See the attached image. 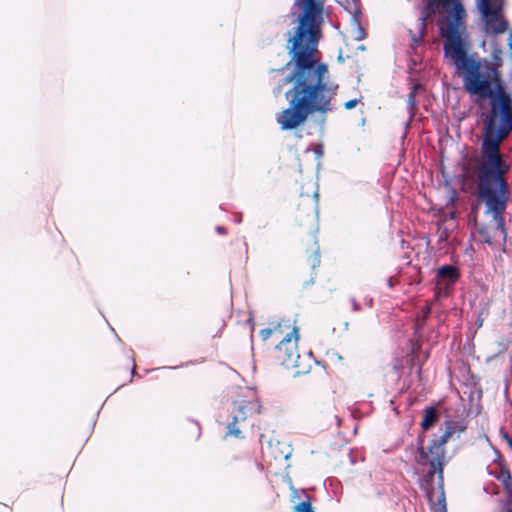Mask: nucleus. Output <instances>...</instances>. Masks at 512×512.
Here are the masks:
<instances>
[{
    "label": "nucleus",
    "instance_id": "17",
    "mask_svg": "<svg viewBox=\"0 0 512 512\" xmlns=\"http://www.w3.org/2000/svg\"><path fill=\"white\" fill-rule=\"evenodd\" d=\"M294 5H323V3L317 0H296Z\"/></svg>",
    "mask_w": 512,
    "mask_h": 512
},
{
    "label": "nucleus",
    "instance_id": "1",
    "mask_svg": "<svg viewBox=\"0 0 512 512\" xmlns=\"http://www.w3.org/2000/svg\"><path fill=\"white\" fill-rule=\"evenodd\" d=\"M464 10L461 4H455L454 12L447 17V25L440 26L439 33L444 38V57L448 59L457 70L464 71V88L471 95L482 99H489V106L498 125L503 122L510 126L512 131V96L493 69L494 84L489 77H481L479 63L467 55L461 39L465 29Z\"/></svg>",
    "mask_w": 512,
    "mask_h": 512
},
{
    "label": "nucleus",
    "instance_id": "10",
    "mask_svg": "<svg viewBox=\"0 0 512 512\" xmlns=\"http://www.w3.org/2000/svg\"><path fill=\"white\" fill-rule=\"evenodd\" d=\"M430 15H431V11H430V7L428 4L421 9V12H420V15L418 18V23H417L418 32L414 33V32H412V30H409L411 41L413 42V44L415 46H418V45L422 44V42H423V37H424L425 30H426V21L430 17Z\"/></svg>",
    "mask_w": 512,
    "mask_h": 512
},
{
    "label": "nucleus",
    "instance_id": "13",
    "mask_svg": "<svg viewBox=\"0 0 512 512\" xmlns=\"http://www.w3.org/2000/svg\"><path fill=\"white\" fill-rule=\"evenodd\" d=\"M438 413L436 408L427 407L424 410L423 420L421 422V427L423 430H428L437 420Z\"/></svg>",
    "mask_w": 512,
    "mask_h": 512
},
{
    "label": "nucleus",
    "instance_id": "3",
    "mask_svg": "<svg viewBox=\"0 0 512 512\" xmlns=\"http://www.w3.org/2000/svg\"><path fill=\"white\" fill-rule=\"evenodd\" d=\"M482 121L484 138L481 149L486 160L478 166V196L485 203L486 212L493 214L497 229L503 233V213L509 199L508 185L503 175L509 168L501 159L500 143L508 137L511 127L504 122L498 125L491 110L482 114Z\"/></svg>",
    "mask_w": 512,
    "mask_h": 512
},
{
    "label": "nucleus",
    "instance_id": "25",
    "mask_svg": "<svg viewBox=\"0 0 512 512\" xmlns=\"http://www.w3.org/2000/svg\"><path fill=\"white\" fill-rule=\"evenodd\" d=\"M364 300H365L366 305H368L369 307H372L373 299L371 297H365Z\"/></svg>",
    "mask_w": 512,
    "mask_h": 512
},
{
    "label": "nucleus",
    "instance_id": "2",
    "mask_svg": "<svg viewBox=\"0 0 512 512\" xmlns=\"http://www.w3.org/2000/svg\"><path fill=\"white\" fill-rule=\"evenodd\" d=\"M464 10L461 4H455L454 12L447 17V25L440 26L439 33L444 38V57L448 59L457 70L464 71V88L471 95L482 99H489V106L498 125L503 122L510 126L512 131V96L493 69L494 84L489 77H481L479 63L467 55L461 39L465 29Z\"/></svg>",
    "mask_w": 512,
    "mask_h": 512
},
{
    "label": "nucleus",
    "instance_id": "6",
    "mask_svg": "<svg viewBox=\"0 0 512 512\" xmlns=\"http://www.w3.org/2000/svg\"><path fill=\"white\" fill-rule=\"evenodd\" d=\"M298 340V328L294 326L293 329L287 333L275 347L276 359L281 365L288 369L300 367L298 363L300 358L297 347Z\"/></svg>",
    "mask_w": 512,
    "mask_h": 512
},
{
    "label": "nucleus",
    "instance_id": "9",
    "mask_svg": "<svg viewBox=\"0 0 512 512\" xmlns=\"http://www.w3.org/2000/svg\"><path fill=\"white\" fill-rule=\"evenodd\" d=\"M486 214H488L486 211H485ZM492 215V219H493V228H492V231H490L488 228L486 227H482L478 230V233L482 239V241L484 243H487L489 244L490 246H493L494 245V241L493 239L495 237H499L501 238L502 242L505 243L506 242V237H507V233H506V229H505V220L503 219V233L501 232V229H497V223H496V220L494 219L493 217V214L490 213Z\"/></svg>",
    "mask_w": 512,
    "mask_h": 512
},
{
    "label": "nucleus",
    "instance_id": "14",
    "mask_svg": "<svg viewBox=\"0 0 512 512\" xmlns=\"http://www.w3.org/2000/svg\"><path fill=\"white\" fill-rule=\"evenodd\" d=\"M259 334L263 341H266L270 337H274L276 340H278L282 334L281 324H278L273 328L262 329Z\"/></svg>",
    "mask_w": 512,
    "mask_h": 512
},
{
    "label": "nucleus",
    "instance_id": "29",
    "mask_svg": "<svg viewBox=\"0 0 512 512\" xmlns=\"http://www.w3.org/2000/svg\"><path fill=\"white\" fill-rule=\"evenodd\" d=\"M508 512H512V511L508 508Z\"/></svg>",
    "mask_w": 512,
    "mask_h": 512
},
{
    "label": "nucleus",
    "instance_id": "18",
    "mask_svg": "<svg viewBox=\"0 0 512 512\" xmlns=\"http://www.w3.org/2000/svg\"><path fill=\"white\" fill-rule=\"evenodd\" d=\"M359 103L358 99H351L345 103V108L347 110L353 109Z\"/></svg>",
    "mask_w": 512,
    "mask_h": 512
},
{
    "label": "nucleus",
    "instance_id": "15",
    "mask_svg": "<svg viewBox=\"0 0 512 512\" xmlns=\"http://www.w3.org/2000/svg\"><path fill=\"white\" fill-rule=\"evenodd\" d=\"M415 109H416V87H413L407 97V110L410 115L409 120H411L414 117Z\"/></svg>",
    "mask_w": 512,
    "mask_h": 512
},
{
    "label": "nucleus",
    "instance_id": "7",
    "mask_svg": "<svg viewBox=\"0 0 512 512\" xmlns=\"http://www.w3.org/2000/svg\"><path fill=\"white\" fill-rule=\"evenodd\" d=\"M260 405L257 401H249L239 404L232 412V420L227 424V435L236 438H243L239 424L244 422L248 416L258 413Z\"/></svg>",
    "mask_w": 512,
    "mask_h": 512
},
{
    "label": "nucleus",
    "instance_id": "30",
    "mask_svg": "<svg viewBox=\"0 0 512 512\" xmlns=\"http://www.w3.org/2000/svg\"><path fill=\"white\" fill-rule=\"evenodd\" d=\"M443 512H446V509L444 508V511Z\"/></svg>",
    "mask_w": 512,
    "mask_h": 512
},
{
    "label": "nucleus",
    "instance_id": "4",
    "mask_svg": "<svg viewBox=\"0 0 512 512\" xmlns=\"http://www.w3.org/2000/svg\"><path fill=\"white\" fill-rule=\"evenodd\" d=\"M445 426L444 433L437 440L431 441L427 447L418 448L417 463L425 472L427 481L432 482L435 475L440 482L443 481L444 446L454 433L461 434L466 429L463 421L448 420Z\"/></svg>",
    "mask_w": 512,
    "mask_h": 512
},
{
    "label": "nucleus",
    "instance_id": "16",
    "mask_svg": "<svg viewBox=\"0 0 512 512\" xmlns=\"http://www.w3.org/2000/svg\"><path fill=\"white\" fill-rule=\"evenodd\" d=\"M296 512H314L311 506V497L308 494H304V499L295 506Z\"/></svg>",
    "mask_w": 512,
    "mask_h": 512
},
{
    "label": "nucleus",
    "instance_id": "27",
    "mask_svg": "<svg viewBox=\"0 0 512 512\" xmlns=\"http://www.w3.org/2000/svg\"><path fill=\"white\" fill-rule=\"evenodd\" d=\"M508 40H509V43H508L509 48L512 50V30L509 32V39Z\"/></svg>",
    "mask_w": 512,
    "mask_h": 512
},
{
    "label": "nucleus",
    "instance_id": "19",
    "mask_svg": "<svg viewBox=\"0 0 512 512\" xmlns=\"http://www.w3.org/2000/svg\"><path fill=\"white\" fill-rule=\"evenodd\" d=\"M500 433L502 437L506 440L509 447L512 448V437H510L508 433H506L504 430H501Z\"/></svg>",
    "mask_w": 512,
    "mask_h": 512
},
{
    "label": "nucleus",
    "instance_id": "8",
    "mask_svg": "<svg viewBox=\"0 0 512 512\" xmlns=\"http://www.w3.org/2000/svg\"><path fill=\"white\" fill-rule=\"evenodd\" d=\"M499 466V472H496L488 467V473L491 476H494L498 481L503 484L504 490L508 495V502L506 504L505 510L508 512V508L512 511L510 504L512 503V477L509 469L506 465L503 464V460L501 456H498V459L495 460Z\"/></svg>",
    "mask_w": 512,
    "mask_h": 512
},
{
    "label": "nucleus",
    "instance_id": "28",
    "mask_svg": "<svg viewBox=\"0 0 512 512\" xmlns=\"http://www.w3.org/2000/svg\"><path fill=\"white\" fill-rule=\"evenodd\" d=\"M132 364L133 365H132V368H131V373L133 375L135 373V370H136V365H135V359L134 358H132Z\"/></svg>",
    "mask_w": 512,
    "mask_h": 512
},
{
    "label": "nucleus",
    "instance_id": "20",
    "mask_svg": "<svg viewBox=\"0 0 512 512\" xmlns=\"http://www.w3.org/2000/svg\"><path fill=\"white\" fill-rule=\"evenodd\" d=\"M313 151H314V153H315V155L317 157L323 156V147H322V145H316L314 147Z\"/></svg>",
    "mask_w": 512,
    "mask_h": 512
},
{
    "label": "nucleus",
    "instance_id": "22",
    "mask_svg": "<svg viewBox=\"0 0 512 512\" xmlns=\"http://www.w3.org/2000/svg\"><path fill=\"white\" fill-rule=\"evenodd\" d=\"M319 263H320V255H319V252H318V251H316V252H315V259H314L313 264H312L313 268H315L316 266H318V265H319Z\"/></svg>",
    "mask_w": 512,
    "mask_h": 512
},
{
    "label": "nucleus",
    "instance_id": "21",
    "mask_svg": "<svg viewBox=\"0 0 512 512\" xmlns=\"http://www.w3.org/2000/svg\"><path fill=\"white\" fill-rule=\"evenodd\" d=\"M350 301H351V304H352V310L354 312H357V311H359L361 309L360 305L358 304L357 300L354 297H352L350 299Z\"/></svg>",
    "mask_w": 512,
    "mask_h": 512
},
{
    "label": "nucleus",
    "instance_id": "24",
    "mask_svg": "<svg viewBox=\"0 0 512 512\" xmlns=\"http://www.w3.org/2000/svg\"><path fill=\"white\" fill-rule=\"evenodd\" d=\"M423 321L425 320V318L429 315L430 313V308L428 306L424 307L423 310Z\"/></svg>",
    "mask_w": 512,
    "mask_h": 512
},
{
    "label": "nucleus",
    "instance_id": "26",
    "mask_svg": "<svg viewBox=\"0 0 512 512\" xmlns=\"http://www.w3.org/2000/svg\"><path fill=\"white\" fill-rule=\"evenodd\" d=\"M233 221L236 224H240L242 221V216L241 215L236 216Z\"/></svg>",
    "mask_w": 512,
    "mask_h": 512
},
{
    "label": "nucleus",
    "instance_id": "12",
    "mask_svg": "<svg viewBox=\"0 0 512 512\" xmlns=\"http://www.w3.org/2000/svg\"><path fill=\"white\" fill-rule=\"evenodd\" d=\"M351 14H352V17H351L352 25L354 27H356V30H357L356 31L357 35L355 38H356V40L361 41V40L365 39L366 33L360 24V14H361L360 8L357 5H355L353 8V11H351Z\"/></svg>",
    "mask_w": 512,
    "mask_h": 512
},
{
    "label": "nucleus",
    "instance_id": "23",
    "mask_svg": "<svg viewBox=\"0 0 512 512\" xmlns=\"http://www.w3.org/2000/svg\"><path fill=\"white\" fill-rule=\"evenodd\" d=\"M216 232H217L218 234H221V235H224V234H226V233H227L226 228H225V227H223V226H217V227H216Z\"/></svg>",
    "mask_w": 512,
    "mask_h": 512
},
{
    "label": "nucleus",
    "instance_id": "5",
    "mask_svg": "<svg viewBox=\"0 0 512 512\" xmlns=\"http://www.w3.org/2000/svg\"><path fill=\"white\" fill-rule=\"evenodd\" d=\"M476 3L487 33L502 34L508 29L502 13L503 0H476Z\"/></svg>",
    "mask_w": 512,
    "mask_h": 512
},
{
    "label": "nucleus",
    "instance_id": "11",
    "mask_svg": "<svg viewBox=\"0 0 512 512\" xmlns=\"http://www.w3.org/2000/svg\"><path fill=\"white\" fill-rule=\"evenodd\" d=\"M460 273L454 265H443L437 269V277L447 280L448 283L453 284L459 279Z\"/></svg>",
    "mask_w": 512,
    "mask_h": 512
}]
</instances>
